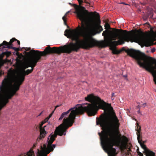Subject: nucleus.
<instances>
[{
    "mask_svg": "<svg viewBox=\"0 0 156 156\" xmlns=\"http://www.w3.org/2000/svg\"><path fill=\"white\" fill-rule=\"evenodd\" d=\"M137 139L138 141V143H140V142L142 141V136L141 134L139 135H137Z\"/></svg>",
    "mask_w": 156,
    "mask_h": 156,
    "instance_id": "nucleus-18",
    "label": "nucleus"
},
{
    "mask_svg": "<svg viewBox=\"0 0 156 156\" xmlns=\"http://www.w3.org/2000/svg\"><path fill=\"white\" fill-rule=\"evenodd\" d=\"M136 151H137V152H139V149H137Z\"/></svg>",
    "mask_w": 156,
    "mask_h": 156,
    "instance_id": "nucleus-32",
    "label": "nucleus"
},
{
    "mask_svg": "<svg viewBox=\"0 0 156 156\" xmlns=\"http://www.w3.org/2000/svg\"><path fill=\"white\" fill-rule=\"evenodd\" d=\"M105 29H109L110 28V25L108 23H106L105 25Z\"/></svg>",
    "mask_w": 156,
    "mask_h": 156,
    "instance_id": "nucleus-19",
    "label": "nucleus"
},
{
    "mask_svg": "<svg viewBox=\"0 0 156 156\" xmlns=\"http://www.w3.org/2000/svg\"><path fill=\"white\" fill-rule=\"evenodd\" d=\"M137 107L139 108V109H140V106L139 105H138Z\"/></svg>",
    "mask_w": 156,
    "mask_h": 156,
    "instance_id": "nucleus-28",
    "label": "nucleus"
},
{
    "mask_svg": "<svg viewBox=\"0 0 156 156\" xmlns=\"http://www.w3.org/2000/svg\"><path fill=\"white\" fill-rule=\"evenodd\" d=\"M155 50H156V49L155 48H152L151 49V52H152V53H153L155 51Z\"/></svg>",
    "mask_w": 156,
    "mask_h": 156,
    "instance_id": "nucleus-22",
    "label": "nucleus"
},
{
    "mask_svg": "<svg viewBox=\"0 0 156 156\" xmlns=\"http://www.w3.org/2000/svg\"><path fill=\"white\" fill-rule=\"evenodd\" d=\"M90 15L91 16H93L94 15V14H93V13L92 12H91L90 13Z\"/></svg>",
    "mask_w": 156,
    "mask_h": 156,
    "instance_id": "nucleus-29",
    "label": "nucleus"
},
{
    "mask_svg": "<svg viewBox=\"0 0 156 156\" xmlns=\"http://www.w3.org/2000/svg\"><path fill=\"white\" fill-rule=\"evenodd\" d=\"M17 41V40L15 38H12V39L10 40V41L9 42H8L6 41H4L2 43L0 44V48L3 46L2 48H6L9 47L10 46H13L12 43L15 41Z\"/></svg>",
    "mask_w": 156,
    "mask_h": 156,
    "instance_id": "nucleus-10",
    "label": "nucleus"
},
{
    "mask_svg": "<svg viewBox=\"0 0 156 156\" xmlns=\"http://www.w3.org/2000/svg\"><path fill=\"white\" fill-rule=\"evenodd\" d=\"M138 154L139 156H143V154L140 152H138Z\"/></svg>",
    "mask_w": 156,
    "mask_h": 156,
    "instance_id": "nucleus-21",
    "label": "nucleus"
},
{
    "mask_svg": "<svg viewBox=\"0 0 156 156\" xmlns=\"http://www.w3.org/2000/svg\"><path fill=\"white\" fill-rule=\"evenodd\" d=\"M19 156H21V154Z\"/></svg>",
    "mask_w": 156,
    "mask_h": 156,
    "instance_id": "nucleus-37",
    "label": "nucleus"
},
{
    "mask_svg": "<svg viewBox=\"0 0 156 156\" xmlns=\"http://www.w3.org/2000/svg\"><path fill=\"white\" fill-rule=\"evenodd\" d=\"M97 124L100 125L103 130L98 134L103 150L108 153L109 156H116V149L113 147L116 145V132L119 133V120L115 114L113 115H105L101 118H97Z\"/></svg>",
    "mask_w": 156,
    "mask_h": 156,
    "instance_id": "nucleus-4",
    "label": "nucleus"
},
{
    "mask_svg": "<svg viewBox=\"0 0 156 156\" xmlns=\"http://www.w3.org/2000/svg\"><path fill=\"white\" fill-rule=\"evenodd\" d=\"M137 129H136V130L137 131L136 134L137 135H139L141 134V126L138 125L137 123Z\"/></svg>",
    "mask_w": 156,
    "mask_h": 156,
    "instance_id": "nucleus-12",
    "label": "nucleus"
},
{
    "mask_svg": "<svg viewBox=\"0 0 156 156\" xmlns=\"http://www.w3.org/2000/svg\"><path fill=\"white\" fill-rule=\"evenodd\" d=\"M30 48H27V49H26V50H27V51H30Z\"/></svg>",
    "mask_w": 156,
    "mask_h": 156,
    "instance_id": "nucleus-27",
    "label": "nucleus"
},
{
    "mask_svg": "<svg viewBox=\"0 0 156 156\" xmlns=\"http://www.w3.org/2000/svg\"><path fill=\"white\" fill-rule=\"evenodd\" d=\"M146 105V103H144L142 105H143V106H144V107H145V106Z\"/></svg>",
    "mask_w": 156,
    "mask_h": 156,
    "instance_id": "nucleus-30",
    "label": "nucleus"
},
{
    "mask_svg": "<svg viewBox=\"0 0 156 156\" xmlns=\"http://www.w3.org/2000/svg\"><path fill=\"white\" fill-rule=\"evenodd\" d=\"M142 143L143 144H144V143H145L146 142V141H142Z\"/></svg>",
    "mask_w": 156,
    "mask_h": 156,
    "instance_id": "nucleus-25",
    "label": "nucleus"
},
{
    "mask_svg": "<svg viewBox=\"0 0 156 156\" xmlns=\"http://www.w3.org/2000/svg\"><path fill=\"white\" fill-rule=\"evenodd\" d=\"M1 95V91H0V96Z\"/></svg>",
    "mask_w": 156,
    "mask_h": 156,
    "instance_id": "nucleus-35",
    "label": "nucleus"
},
{
    "mask_svg": "<svg viewBox=\"0 0 156 156\" xmlns=\"http://www.w3.org/2000/svg\"><path fill=\"white\" fill-rule=\"evenodd\" d=\"M58 51L56 47H54L51 48L49 45L43 51H40L37 50H31L28 52V54L30 55V56L25 63L24 69L29 67L34 68L36 66L37 62L41 59L42 56H44L48 54L54 53L60 55V54L58 53Z\"/></svg>",
    "mask_w": 156,
    "mask_h": 156,
    "instance_id": "nucleus-6",
    "label": "nucleus"
},
{
    "mask_svg": "<svg viewBox=\"0 0 156 156\" xmlns=\"http://www.w3.org/2000/svg\"><path fill=\"white\" fill-rule=\"evenodd\" d=\"M34 68L33 67L31 69H28L26 71L24 69L20 70L18 73L17 76L14 80V84H12V72H11L10 76L5 77L2 82V86L0 87L1 91H4L7 86L9 85H11L10 91L7 93L6 98L0 100L9 102V99H10L14 95L16 92L19 90L20 86L22 84L25 79L26 75H28L32 72Z\"/></svg>",
    "mask_w": 156,
    "mask_h": 156,
    "instance_id": "nucleus-5",
    "label": "nucleus"
},
{
    "mask_svg": "<svg viewBox=\"0 0 156 156\" xmlns=\"http://www.w3.org/2000/svg\"><path fill=\"white\" fill-rule=\"evenodd\" d=\"M137 112L139 114L140 113V109H139V110L137 111Z\"/></svg>",
    "mask_w": 156,
    "mask_h": 156,
    "instance_id": "nucleus-26",
    "label": "nucleus"
},
{
    "mask_svg": "<svg viewBox=\"0 0 156 156\" xmlns=\"http://www.w3.org/2000/svg\"><path fill=\"white\" fill-rule=\"evenodd\" d=\"M102 35L104 36V41H98L91 37L89 36L88 38L83 41L86 43L83 48H91L95 46L99 48H105L108 46L111 47V49L114 54H118L121 51L116 48V46L125 43V41L129 42H140L146 47H149L156 44L151 39L146 38L140 34H131L125 30L115 29L113 31L109 30L104 31Z\"/></svg>",
    "mask_w": 156,
    "mask_h": 156,
    "instance_id": "nucleus-2",
    "label": "nucleus"
},
{
    "mask_svg": "<svg viewBox=\"0 0 156 156\" xmlns=\"http://www.w3.org/2000/svg\"><path fill=\"white\" fill-rule=\"evenodd\" d=\"M69 12L68 11V12H67L66 13V14H65V16H63L62 18V20H63L64 21V24H65L66 25H67V23H66V16H67V14Z\"/></svg>",
    "mask_w": 156,
    "mask_h": 156,
    "instance_id": "nucleus-16",
    "label": "nucleus"
},
{
    "mask_svg": "<svg viewBox=\"0 0 156 156\" xmlns=\"http://www.w3.org/2000/svg\"><path fill=\"white\" fill-rule=\"evenodd\" d=\"M121 4H124V5H127V4H126L125 3H124V2H122V3H121Z\"/></svg>",
    "mask_w": 156,
    "mask_h": 156,
    "instance_id": "nucleus-31",
    "label": "nucleus"
},
{
    "mask_svg": "<svg viewBox=\"0 0 156 156\" xmlns=\"http://www.w3.org/2000/svg\"><path fill=\"white\" fill-rule=\"evenodd\" d=\"M69 5H71V4L70 3H69Z\"/></svg>",
    "mask_w": 156,
    "mask_h": 156,
    "instance_id": "nucleus-36",
    "label": "nucleus"
},
{
    "mask_svg": "<svg viewBox=\"0 0 156 156\" xmlns=\"http://www.w3.org/2000/svg\"><path fill=\"white\" fill-rule=\"evenodd\" d=\"M54 110H55V109ZM54 110H54V111H53L52 112V113H51V114L49 115V116L48 117H47V118H48V119H50V118L51 117V116H52V115L53 114V113H54Z\"/></svg>",
    "mask_w": 156,
    "mask_h": 156,
    "instance_id": "nucleus-20",
    "label": "nucleus"
},
{
    "mask_svg": "<svg viewBox=\"0 0 156 156\" xmlns=\"http://www.w3.org/2000/svg\"><path fill=\"white\" fill-rule=\"evenodd\" d=\"M139 143L140 144L141 147L146 151V153H147L146 151L149 150L147 148L145 144H143L142 143V141H141Z\"/></svg>",
    "mask_w": 156,
    "mask_h": 156,
    "instance_id": "nucleus-14",
    "label": "nucleus"
},
{
    "mask_svg": "<svg viewBox=\"0 0 156 156\" xmlns=\"http://www.w3.org/2000/svg\"><path fill=\"white\" fill-rule=\"evenodd\" d=\"M123 76L125 77H127V75H125Z\"/></svg>",
    "mask_w": 156,
    "mask_h": 156,
    "instance_id": "nucleus-33",
    "label": "nucleus"
},
{
    "mask_svg": "<svg viewBox=\"0 0 156 156\" xmlns=\"http://www.w3.org/2000/svg\"><path fill=\"white\" fill-rule=\"evenodd\" d=\"M125 51L128 55L136 61L137 64L140 67L146 69L147 70L151 73L153 77V80L156 85V71L154 70L155 68L151 66V69H150L146 66V62L147 61L148 57L140 51L133 49H128L126 50Z\"/></svg>",
    "mask_w": 156,
    "mask_h": 156,
    "instance_id": "nucleus-7",
    "label": "nucleus"
},
{
    "mask_svg": "<svg viewBox=\"0 0 156 156\" xmlns=\"http://www.w3.org/2000/svg\"><path fill=\"white\" fill-rule=\"evenodd\" d=\"M91 21L93 23L90 26L91 30L96 34H99L103 30L102 26L101 25V20L99 18L96 22H94L92 19H91Z\"/></svg>",
    "mask_w": 156,
    "mask_h": 156,
    "instance_id": "nucleus-8",
    "label": "nucleus"
},
{
    "mask_svg": "<svg viewBox=\"0 0 156 156\" xmlns=\"http://www.w3.org/2000/svg\"><path fill=\"white\" fill-rule=\"evenodd\" d=\"M13 46L11 45L9 47H8V48H12L14 50H15L16 51H18L20 50V48H16L15 47H13Z\"/></svg>",
    "mask_w": 156,
    "mask_h": 156,
    "instance_id": "nucleus-17",
    "label": "nucleus"
},
{
    "mask_svg": "<svg viewBox=\"0 0 156 156\" xmlns=\"http://www.w3.org/2000/svg\"><path fill=\"white\" fill-rule=\"evenodd\" d=\"M85 98L86 101L91 102V103L77 104L75 107L71 108L61 114L59 120L62 119L70 112L69 117L64 118L63 123L56 128L55 133L48 136L47 147L44 144L43 147H41V150L37 149V156H47L50 152L53 151L55 147V144H52L55 140V138L57 137V135L61 136L66 135L67 130L69 127L72 126L77 115H82L86 112L89 116H93L96 114L99 108L106 110L108 109V107L111 106L110 104L106 103L98 97L95 96L92 94L88 95ZM21 156H34V154L31 149L27 153L21 154Z\"/></svg>",
    "mask_w": 156,
    "mask_h": 156,
    "instance_id": "nucleus-1",
    "label": "nucleus"
},
{
    "mask_svg": "<svg viewBox=\"0 0 156 156\" xmlns=\"http://www.w3.org/2000/svg\"><path fill=\"white\" fill-rule=\"evenodd\" d=\"M17 41V43H18V44L19 45H20V41L19 40H18L17 41Z\"/></svg>",
    "mask_w": 156,
    "mask_h": 156,
    "instance_id": "nucleus-24",
    "label": "nucleus"
},
{
    "mask_svg": "<svg viewBox=\"0 0 156 156\" xmlns=\"http://www.w3.org/2000/svg\"><path fill=\"white\" fill-rule=\"evenodd\" d=\"M58 106H58V105H57V106H56V107H55V108H57V107H58Z\"/></svg>",
    "mask_w": 156,
    "mask_h": 156,
    "instance_id": "nucleus-34",
    "label": "nucleus"
},
{
    "mask_svg": "<svg viewBox=\"0 0 156 156\" xmlns=\"http://www.w3.org/2000/svg\"><path fill=\"white\" fill-rule=\"evenodd\" d=\"M11 54L10 52L6 51L2 52L0 55V57L1 58H3L5 55H6L7 57L10 55Z\"/></svg>",
    "mask_w": 156,
    "mask_h": 156,
    "instance_id": "nucleus-11",
    "label": "nucleus"
},
{
    "mask_svg": "<svg viewBox=\"0 0 156 156\" xmlns=\"http://www.w3.org/2000/svg\"><path fill=\"white\" fill-rule=\"evenodd\" d=\"M49 119L47 117L44 120L42 121L39 127L40 129V135L38 139H37V140L39 141L40 140H41L42 138L44 137L45 136L46 134V132L45 131L44 128L46 127L48 125L44 126V128L42 127L43 125L47 122L48 120Z\"/></svg>",
    "mask_w": 156,
    "mask_h": 156,
    "instance_id": "nucleus-9",
    "label": "nucleus"
},
{
    "mask_svg": "<svg viewBox=\"0 0 156 156\" xmlns=\"http://www.w3.org/2000/svg\"><path fill=\"white\" fill-rule=\"evenodd\" d=\"M114 94H114V93H112V97L111 98H112V100H113L114 99V98L113 99L112 98L114 96Z\"/></svg>",
    "mask_w": 156,
    "mask_h": 156,
    "instance_id": "nucleus-23",
    "label": "nucleus"
},
{
    "mask_svg": "<svg viewBox=\"0 0 156 156\" xmlns=\"http://www.w3.org/2000/svg\"><path fill=\"white\" fill-rule=\"evenodd\" d=\"M147 156H155V153L152 151L150 150H147Z\"/></svg>",
    "mask_w": 156,
    "mask_h": 156,
    "instance_id": "nucleus-13",
    "label": "nucleus"
},
{
    "mask_svg": "<svg viewBox=\"0 0 156 156\" xmlns=\"http://www.w3.org/2000/svg\"><path fill=\"white\" fill-rule=\"evenodd\" d=\"M73 5L75 9L74 13L76 14L77 18L81 21V27L79 25L76 29H66L65 30V36L71 39L72 41H75V42H72L68 45L57 47V49L58 51V52L60 55L62 53L70 54L73 51L77 52L80 48L86 49H89L83 48V46H84L86 43L83 41L87 40L89 36L93 38L90 34H86L82 35V36L83 39H80V33L83 32L86 29L84 23L89 20V13L84 7L81 6H79L76 4H73Z\"/></svg>",
    "mask_w": 156,
    "mask_h": 156,
    "instance_id": "nucleus-3",
    "label": "nucleus"
},
{
    "mask_svg": "<svg viewBox=\"0 0 156 156\" xmlns=\"http://www.w3.org/2000/svg\"><path fill=\"white\" fill-rule=\"evenodd\" d=\"M122 139L123 142L122 144H126L128 142V140L127 138L124 136H122Z\"/></svg>",
    "mask_w": 156,
    "mask_h": 156,
    "instance_id": "nucleus-15",
    "label": "nucleus"
}]
</instances>
